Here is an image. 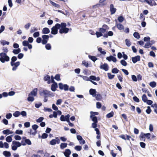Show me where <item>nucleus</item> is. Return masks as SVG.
<instances>
[{"mask_svg":"<svg viewBox=\"0 0 157 157\" xmlns=\"http://www.w3.org/2000/svg\"><path fill=\"white\" fill-rule=\"evenodd\" d=\"M60 28H66L67 24L66 23L62 22L61 24H60Z\"/></svg>","mask_w":157,"mask_h":157,"instance_id":"864d4df0","label":"nucleus"},{"mask_svg":"<svg viewBox=\"0 0 157 157\" xmlns=\"http://www.w3.org/2000/svg\"><path fill=\"white\" fill-rule=\"evenodd\" d=\"M140 20H142V21H144L145 17L143 15L142 13H141L140 15Z\"/></svg>","mask_w":157,"mask_h":157,"instance_id":"052dcab7","label":"nucleus"},{"mask_svg":"<svg viewBox=\"0 0 157 157\" xmlns=\"http://www.w3.org/2000/svg\"><path fill=\"white\" fill-rule=\"evenodd\" d=\"M117 28L120 30H122L124 29V27L121 24L119 23L116 25Z\"/></svg>","mask_w":157,"mask_h":157,"instance_id":"b1692460","label":"nucleus"},{"mask_svg":"<svg viewBox=\"0 0 157 157\" xmlns=\"http://www.w3.org/2000/svg\"><path fill=\"white\" fill-rule=\"evenodd\" d=\"M114 115V113L113 111L108 113L106 116L107 118H110L113 117Z\"/></svg>","mask_w":157,"mask_h":157,"instance_id":"7c9ffc66","label":"nucleus"},{"mask_svg":"<svg viewBox=\"0 0 157 157\" xmlns=\"http://www.w3.org/2000/svg\"><path fill=\"white\" fill-rule=\"evenodd\" d=\"M140 57L139 56H137L134 57L132 58V60L133 63H136L137 61H139L140 60Z\"/></svg>","mask_w":157,"mask_h":157,"instance_id":"ddd939ff","label":"nucleus"},{"mask_svg":"<svg viewBox=\"0 0 157 157\" xmlns=\"http://www.w3.org/2000/svg\"><path fill=\"white\" fill-rule=\"evenodd\" d=\"M45 48L47 50H50L51 49V46L50 44H47L45 45Z\"/></svg>","mask_w":157,"mask_h":157,"instance_id":"de8ad7c7","label":"nucleus"},{"mask_svg":"<svg viewBox=\"0 0 157 157\" xmlns=\"http://www.w3.org/2000/svg\"><path fill=\"white\" fill-rule=\"evenodd\" d=\"M24 139H25V142L28 145H31V142L30 140L29 139H26V137H24Z\"/></svg>","mask_w":157,"mask_h":157,"instance_id":"ea45409f","label":"nucleus"},{"mask_svg":"<svg viewBox=\"0 0 157 157\" xmlns=\"http://www.w3.org/2000/svg\"><path fill=\"white\" fill-rule=\"evenodd\" d=\"M109 10L110 12V14L113 15L116 12L117 9L114 8L113 4H111L110 5Z\"/></svg>","mask_w":157,"mask_h":157,"instance_id":"f8f14e48","label":"nucleus"},{"mask_svg":"<svg viewBox=\"0 0 157 157\" xmlns=\"http://www.w3.org/2000/svg\"><path fill=\"white\" fill-rule=\"evenodd\" d=\"M119 71L117 68H114L112 69V72L113 73L117 74L118 73Z\"/></svg>","mask_w":157,"mask_h":157,"instance_id":"a19ab883","label":"nucleus"},{"mask_svg":"<svg viewBox=\"0 0 157 157\" xmlns=\"http://www.w3.org/2000/svg\"><path fill=\"white\" fill-rule=\"evenodd\" d=\"M22 145H25V144L23 143V141H21ZM13 145L12 146V149L13 150L15 151L17 150V147H20L21 145V144L19 142L16 141H13L12 143Z\"/></svg>","mask_w":157,"mask_h":157,"instance_id":"39448f33","label":"nucleus"},{"mask_svg":"<svg viewBox=\"0 0 157 157\" xmlns=\"http://www.w3.org/2000/svg\"><path fill=\"white\" fill-rule=\"evenodd\" d=\"M6 140L8 142H10L12 141V138L11 136H8L6 138Z\"/></svg>","mask_w":157,"mask_h":157,"instance_id":"49530a36","label":"nucleus"},{"mask_svg":"<svg viewBox=\"0 0 157 157\" xmlns=\"http://www.w3.org/2000/svg\"><path fill=\"white\" fill-rule=\"evenodd\" d=\"M40 34L39 32H36L34 33L33 36L34 37L36 38L39 36Z\"/></svg>","mask_w":157,"mask_h":157,"instance_id":"4d7b16f0","label":"nucleus"},{"mask_svg":"<svg viewBox=\"0 0 157 157\" xmlns=\"http://www.w3.org/2000/svg\"><path fill=\"white\" fill-rule=\"evenodd\" d=\"M56 139L52 140L50 142V144L52 145H54L56 143L59 144L60 142V140L58 137H56Z\"/></svg>","mask_w":157,"mask_h":157,"instance_id":"9b49d317","label":"nucleus"},{"mask_svg":"<svg viewBox=\"0 0 157 157\" xmlns=\"http://www.w3.org/2000/svg\"><path fill=\"white\" fill-rule=\"evenodd\" d=\"M147 3L151 6H155L156 5L154 0H147Z\"/></svg>","mask_w":157,"mask_h":157,"instance_id":"aec40b11","label":"nucleus"},{"mask_svg":"<svg viewBox=\"0 0 157 157\" xmlns=\"http://www.w3.org/2000/svg\"><path fill=\"white\" fill-rule=\"evenodd\" d=\"M29 44V42L27 40H24L22 42V44L24 46H27Z\"/></svg>","mask_w":157,"mask_h":157,"instance_id":"5fc2aeb1","label":"nucleus"},{"mask_svg":"<svg viewBox=\"0 0 157 157\" xmlns=\"http://www.w3.org/2000/svg\"><path fill=\"white\" fill-rule=\"evenodd\" d=\"M150 86L152 88L155 87L156 86V83L155 82H151L150 83Z\"/></svg>","mask_w":157,"mask_h":157,"instance_id":"72a5a7b5","label":"nucleus"},{"mask_svg":"<svg viewBox=\"0 0 157 157\" xmlns=\"http://www.w3.org/2000/svg\"><path fill=\"white\" fill-rule=\"evenodd\" d=\"M71 154V151L70 149H66L64 153V155L66 157H69Z\"/></svg>","mask_w":157,"mask_h":157,"instance_id":"412c9836","label":"nucleus"},{"mask_svg":"<svg viewBox=\"0 0 157 157\" xmlns=\"http://www.w3.org/2000/svg\"><path fill=\"white\" fill-rule=\"evenodd\" d=\"M106 59L109 61H112L114 62H116L117 61L116 58L113 57V56H110L109 57H107L106 58Z\"/></svg>","mask_w":157,"mask_h":157,"instance_id":"dca6fc26","label":"nucleus"},{"mask_svg":"<svg viewBox=\"0 0 157 157\" xmlns=\"http://www.w3.org/2000/svg\"><path fill=\"white\" fill-rule=\"evenodd\" d=\"M29 94L28 97L27 98V100L29 101L32 102L34 100V98L33 97V96H32Z\"/></svg>","mask_w":157,"mask_h":157,"instance_id":"a878e982","label":"nucleus"},{"mask_svg":"<svg viewBox=\"0 0 157 157\" xmlns=\"http://www.w3.org/2000/svg\"><path fill=\"white\" fill-rule=\"evenodd\" d=\"M95 96L97 100L99 101L101 99V96L99 94H96Z\"/></svg>","mask_w":157,"mask_h":157,"instance_id":"cd10ccee","label":"nucleus"},{"mask_svg":"<svg viewBox=\"0 0 157 157\" xmlns=\"http://www.w3.org/2000/svg\"><path fill=\"white\" fill-rule=\"evenodd\" d=\"M151 111L150 107L149 106L147 107V109L146 110V112L148 114H150Z\"/></svg>","mask_w":157,"mask_h":157,"instance_id":"09e8293b","label":"nucleus"},{"mask_svg":"<svg viewBox=\"0 0 157 157\" xmlns=\"http://www.w3.org/2000/svg\"><path fill=\"white\" fill-rule=\"evenodd\" d=\"M82 147L78 145L76 146L75 147V149L77 151H80L82 149Z\"/></svg>","mask_w":157,"mask_h":157,"instance_id":"3c124183","label":"nucleus"},{"mask_svg":"<svg viewBox=\"0 0 157 157\" xmlns=\"http://www.w3.org/2000/svg\"><path fill=\"white\" fill-rule=\"evenodd\" d=\"M82 64L84 65L86 67H88L89 66L88 63L85 60L82 62Z\"/></svg>","mask_w":157,"mask_h":157,"instance_id":"774afa93","label":"nucleus"},{"mask_svg":"<svg viewBox=\"0 0 157 157\" xmlns=\"http://www.w3.org/2000/svg\"><path fill=\"white\" fill-rule=\"evenodd\" d=\"M0 56V61L2 63H4L5 62H8L10 60V57L5 53L3 52L1 53Z\"/></svg>","mask_w":157,"mask_h":157,"instance_id":"7ed1b4c3","label":"nucleus"},{"mask_svg":"<svg viewBox=\"0 0 157 157\" xmlns=\"http://www.w3.org/2000/svg\"><path fill=\"white\" fill-rule=\"evenodd\" d=\"M59 88L61 90L63 89L65 91H67L68 90L69 86L67 84H64L62 83H59Z\"/></svg>","mask_w":157,"mask_h":157,"instance_id":"0eeeda50","label":"nucleus"},{"mask_svg":"<svg viewBox=\"0 0 157 157\" xmlns=\"http://www.w3.org/2000/svg\"><path fill=\"white\" fill-rule=\"evenodd\" d=\"M3 155H4L6 157H10L11 155V153L10 151H3Z\"/></svg>","mask_w":157,"mask_h":157,"instance_id":"393cba45","label":"nucleus"},{"mask_svg":"<svg viewBox=\"0 0 157 157\" xmlns=\"http://www.w3.org/2000/svg\"><path fill=\"white\" fill-rule=\"evenodd\" d=\"M50 32L49 29L46 27L44 28L42 30V33L43 34H48Z\"/></svg>","mask_w":157,"mask_h":157,"instance_id":"4be33fe9","label":"nucleus"},{"mask_svg":"<svg viewBox=\"0 0 157 157\" xmlns=\"http://www.w3.org/2000/svg\"><path fill=\"white\" fill-rule=\"evenodd\" d=\"M90 117H95V115H98V113L97 112H94L91 111L90 112Z\"/></svg>","mask_w":157,"mask_h":157,"instance_id":"f704fd0d","label":"nucleus"},{"mask_svg":"<svg viewBox=\"0 0 157 157\" xmlns=\"http://www.w3.org/2000/svg\"><path fill=\"white\" fill-rule=\"evenodd\" d=\"M12 115L11 113H8L6 114V117L7 119H10L11 118Z\"/></svg>","mask_w":157,"mask_h":157,"instance_id":"0e129e2a","label":"nucleus"},{"mask_svg":"<svg viewBox=\"0 0 157 157\" xmlns=\"http://www.w3.org/2000/svg\"><path fill=\"white\" fill-rule=\"evenodd\" d=\"M151 44L149 42L147 43L144 46V47L145 48H149L151 47Z\"/></svg>","mask_w":157,"mask_h":157,"instance_id":"c9c22d12","label":"nucleus"},{"mask_svg":"<svg viewBox=\"0 0 157 157\" xmlns=\"http://www.w3.org/2000/svg\"><path fill=\"white\" fill-rule=\"evenodd\" d=\"M50 2L54 6L59 8H60V6L59 4L56 3L52 1H50Z\"/></svg>","mask_w":157,"mask_h":157,"instance_id":"5701e85b","label":"nucleus"},{"mask_svg":"<svg viewBox=\"0 0 157 157\" xmlns=\"http://www.w3.org/2000/svg\"><path fill=\"white\" fill-rule=\"evenodd\" d=\"M117 19L120 22H122L124 20V18L122 16H120L118 17Z\"/></svg>","mask_w":157,"mask_h":157,"instance_id":"c03bdc74","label":"nucleus"},{"mask_svg":"<svg viewBox=\"0 0 157 157\" xmlns=\"http://www.w3.org/2000/svg\"><path fill=\"white\" fill-rule=\"evenodd\" d=\"M50 76L48 75H46L44 76V81H47V80L50 79Z\"/></svg>","mask_w":157,"mask_h":157,"instance_id":"8fccbe9b","label":"nucleus"},{"mask_svg":"<svg viewBox=\"0 0 157 157\" xmlns=\"http://www.w3.org/2000/svg\"><path fill=\"white\" fill-rule=\"evenodd\" d=\"M51 92L49 91L44 90L43 91H40L39 94L41 96H43L44 95V102H46L48 101V99L47 97L48 96H49L51 95Z\"/></svg>","mask_w":157,"mask_h":157,"instance_id":"20e7f679","label":"nucleus"},{"mask_svg":"<svg viewBox=\"0 0 157 157\" xmlns=\"http://www.w3.org/2000/svg\"><path fill=\"white\" fill-rule=\"evenodd\" d=\"M91 118L92 121H93V122H98V119L96 117H90Z\"/></svg>","mask_w":157,"mask_h":157,"instance_id":"37998d69","label":"nucleus"},{"mask_svg":"<svg viewBox=\"0 0 157 157\" xmlns=\"http://www.w3.org/2000/svg\"><path fill=\"white\" fill-rule=\"evenodd\" d=\"M101 69H103L105 71H107L109 69V67L107 64L105 63L101 65L100 67Z\"/></svg>","mask_w":157,"mask_h":157,"instance_id":"4468645a","label":"nucleus"},{"mask_svg":"<svg viewBox=\"0 0 157 157\" xmlns=\"http://www.w3.org/2000/svg\"><path fill=\"white\" fill-rule=\"evenodd\" d=\"M101 107V103L99 102H98L96 103V107L98 109L100 108Z\"/></svg>","mask_w":157,"mask_h":157,"instance_id":"e2e57ef3","label":"nucleus"},{"mask_svg":"<svg viewBox=\"0 0 157 157\" xmlns=\"http://www.w3.org/2000/svg\"><path fill=\"white\" fill-rule=\"evenodd\" d=\"M17 59V58L16 56H13L11 59V61L10 62L11 65L13 67L12 70L13 71H15L17 67L20 65V62L19 61H17L14 63Z\"/></svg>","mask_w":157,"mask_h":157,"instance_id":"f03ea898","label":"nucleus"},{"mask_svg":"<svg viewBox=\"0 0 157 157\" xmlns=\"http://www.w3.org/2000/svg\"><path fill=\"white\" fill-rule=\"evenodd\" d=\"M88 57L90 59L94 62H95L98 59L94 56L89 55Z\"/></svg>","mask_w":157,"mask_h":157,"instance_id":"bb28decb","label":"nucleus"},{"mask_svg":"<svg viewBox=\"0 0 157 157\" xmlns=\"http://www.w3.org/2000/svg\"><path fill=\"white\" fill-rule=\"evenodd\" d=\"M32 128L35 131H36V129L38 128V126L36 124H34L32 126Z\"/></svg>","mask_w":157,"mask_h":157,"instance_id":"338daca9","label":"nucleus"},{"mask_svg":"<svg viewBox=\"0 0 157 157\" xmlns=\"http://www.w3.org/2000/svg\"><path fill=\"white\" fill-rule=\"evenodd\" d=\"M37 92V88H35L29 94L35 97L36 96Z\"/></svg>","mask_w":157,"mask_h":157,"instance_id":"2eb2a0df","label":"nucleus"},{"mask_svg":"<svg viewBox=\"0 0 157 157\" xmlns=\"http://www.w3.org/2000/svg\"><path fill=\"white\" fill-rule=\"evenodd\" d=\"M21 114L20 112L18 111H16L14 113L13 115L15 117H18Z\"/></svg>","mask_w":157,"mask_h":157,"instance_id":"e433bc0d","label":"nucleus"},{"mask_svg":"<svg viewBox=\"0 0 157 157\" xmlns=\"http://www.w3.org/2000/svg\"><path fill=\"white\" fill-rule=\"evenodd\" d=\"M109 29V28L107 25L105 24L103 25L101 28H99V32L97 31L96 32L95 34L96 35L97 37L99 38L102 36H103L102 33L104 34Z\"/></svg>","mask_w":157,"mask_h":157,"instance_id":"f257e3e1","label":"nucleus"},{"mask_svg":"<svg viewBox=\"0 0 157 157\" xmlns=\"http://www.w3.org/2000/svg\"><path fill=\"white\" fill-rule=\"evenodd\" d=\"M70 117V116L69 114L65 116H64V115H62L60 117V120L62 121H67L68 122L69 121Z\"/></svg>","mask_w":157,"mask_h":157,"instance_id":"1a4fd4ad","label":"nucleus"},{"mask_svg":"<svg viewBox=\"0 0 157 157\" xmlns=\"http://www.w3.org/2000/svg\"><path fill=\"white\" fill-rule=\"evenodd\" d=\"M1 43L3 45H4L6 44L9 45V42L8 41H6L5 40H2L1 41Z\"/></svg>","mask_w":157,"mask_h":157,"instance_id":"603ef678","label":"nucleus"},{"mask_svg":"<svg viewBox=\"0 0 157 157\" xmlns=\"http://www.w3.org/2000/svg\"><path fill=\"white\" fill-rule=\"evenodd\" d=\"M67 144L66 143H62L60 145V148L62 149H63L67 147Z\"/></svg>","mask_w":157,"mask_h":157,"instance_id":"2f4dec72","label":"nucleus"},{"mask_svg":"<svg viewBox=\"0 0 157 157\" xmlns=\"http://www.w3.org/2000/svg\"><path fill=\"white\" fill-rule=\"evenodd\" d=\"M133 36L135 38L137 39H139L140 37L139 34L137 32H135L134 33Z\"/></svg>","mask_w":157,"mask_h":157,"instance_id":"c756f323","label":"nucleus"},{"mask_svg":"<svg viewBox=\"0 0 157 157\" xmlns=\"http://www.w3.org/2000/svg\"><path fill=\"white\" fill-rule=\"evenodd\" d=\"M126 42V44L127 46L129 47L131 45V43H130L129 40L128 39H126L125 40Z\"/></svg>","mask_w":157,"mask_h":157,"instance_id":"a18cd8bd","label":"nucleus"},{"mask_svg":"<svg viewBox=\"0 0 157 157\" xmlns=\"http://www.w3.org/2000/svg\"><path fill=\"white\" fill-rule=\"evenodd\" d=\"M71 29H69L67 28H61V29H59V33L60 34H63L64 33H67L69 32V30L71 31Z\"/></svg>","mask_w":157,"mask_h":157,"instance_id":"9d476101","label":"nucleus"},{"mask_svg":"<svg viewBox=\"0 0 157 157\" xmlns=\"http://www.w3.org/2000/svg\"><path fill=\"white\" fill-rule=\"evenodd\" d=\"M60 28V24H56L55 26H53L51 29V33L53 35L56 34L58 33V29Z\"/></svg>","mask_w":157,"mask_h":157,"instance_id":"423d86ee","label":"nucleus"},{"mask_svg":"<svg viewBox=\"0 0 157 157\" xmlns=\"http://www.w3.org/2000/svg\"><path fill=\"white\" fill-rule=\"evenodd\" d=\"M142 100L144 102H146L147 100V97L146 94H144L142 96Z\"/></svg>","mask_w":157,"mask_h":157,"instance_id":"c85d7f7f","label":"nucleus"},{"mask_svg":"<svg viewBox=\"0 0 157 157\" xmlns=\"http://www.w3.org/2000/svg\"><path fill=\"white\" fill-rule=\"evenodd\" d=\"M132 80L135 82H136L137 80V78L135 75H132Z\"/></svg>","mask_w":157,"mask_h":157,"instance_id":"69168bd1","label":"nucleus"},{"mask_svg":"<svg viewBox=\"0 0 157 157\" xmlns=\"http://www.w3.org/2000/svg\"><path fill=\"white\" fill-rule=\"evenodd\" d=\"M58 85L56 82L53 83V84L51 85V90L53 91H55L56 89L58 88Z\"/></svg>","mask_w":157,"mask_h":157,"instance_id":"f3484780","label":"nucleus"},{"mask_svg":"<svg viewBox=\"0 0 157 157\" xmlns=\"http://www.w3.org/2000/svg\"><path fill=\"white\" fill-rule=\"evenodd\" d=\"M133 99L134 101L136 102H139L140 101L139 99L136 96L133 97Z\"/></svg>","mask_w":157,"mask_h":157,"instance_id":"bf43d9fd","label":"nucleus"},{"mask_svg":"<svg viewBox=\"0 0 157 157\" xmlns=\"http://www.w3.org/2000/svg\"><path fill=\"white\" fill-rule=\"evenodd\" d=\"M15 133L17 134L21 135L23 134V131L22 130H17L15 131Z\"/></svg>","mask_w":157,"mask_h":157,"instance_id":"13d9d810","label":"nucleus"},{"mask_svg":"<svg viewBox=\"0 0 157 157\" xmlns=\"http://www.w3.org/2000/svg\"><path fill=\"white\" fill-rule=\"evenodd\" d=\"M107 75L109 79H112L115 76V75H112L111 73H107Z\"/></svg>","mask_w":157,"mask_h":157,"instance_id":"58836bf2","label":"nucleus"},{"mask_svg":"<svg viewBox=\"0 0 157 157\" xmlns=\"http://www.w3.org/2000/svg\"><path fill=\"white\" fill-rule=\"evenodd\" d=\"M10 132V130L9 129H6L2 131V133L4 134H9V133Z\"/></svg>","mask_w":157,"mask_h":157,"instance_id":"6e6d98bb","label":"nucleus"},{"mask_svg":"<svg viewBox=\"0 0 157 157\" xmlns=\"http://www.w3.org/2000/svg\"><path fill=\"white\" fill-rule=\"evenodd\" d=\"M42 37L43 39L42 40V44H46L49 40V36L48 35H44L42 36Z\"/></svg>","mask_w":157,"mask_h":157,"instance_id":"6e6552de","label":"nucleus"},{"mask_svg":"<svg viewBox=\"0 0 157 157\" xmlns=\"http://www.w3.org/2000/svg\"><path fill=\"white\" fill-rule=\"evenodd\" d=\"M98 50L100 52V53L103 55H105L106 53V52L105 51H102V49L101 48H99L98 49Z\"/></svg>","mask_w":157,"mask_h":157,"instance_id":"473e14b6","label":"nucleus"},{"mask_svg":"<svg viewBox=\"0 0 157 157\" xmlns=\"http://www.w3.org/2000/svg\"><path fill=\"white\" fill-rule=\"evenodd\" d=\"M126 138H125V135H124L122 134L119 136V137L124 140H129L131 138V137L127 135H126Z\"/></svg>","mask_w":157,"mask_h":157,"instance_id":"a211bd4d","label":"nucleus"},{"mask_svg":"<svg viewBox=\"0 0 157 157\" xmlns=\"http://www.w3.org/2000/svg\"><path fill=\"white\" fill-rule=\"evenodd\" d=\"M55 79L56 80L59 81H60L61 80V79L60 78V75L59 74H56L55 77Z\"/></svg>","mask_w":157,"mask_h":157,"instance_id":"79ce46f5","label":"nucleus"},{"mask_svg":"<svg viewBox=\"0 0 157 157\" xmlns=\"http://www.w3.org/2000/svg\"><path fill=\"white\" fill-rule=\"evenodd\" d=\"M90 94L92 95L93 97H95L97 92L95 89H91L89 90Z\"/></svg>","mask_w":157,"mask_h":157,"instance_id":"6ab92c4d","label":"nucleus"},{"mask_svg":"<svg viewBox=\"0 0 157 157\" xmlns=\"http://www.w3.org/2000/svg\"><path fill=\"white\" fill-rule=\"evenodd\" d=\"M120 63L123 66H127V63L126 62L124 59H122L121 60Z\"/></svg>","mask_w":157,"mask_h":157,"instance_id":"4c0bfd02","label":"nucleus"},{"mask_svg":"<svg viewBox=\"0 0 157 157\" xmlns=\"http://www.w3.org/2000/svg\"><path fill=\"white\" fill-rule=\"evenodd\" d=\"M24 126L26 128H28L30 126V123L29 122H27L24 123Z\"/></svg>","mask_w":157,"mask_h":157,"instance_id":"680f3d73","label":"nucleus"}]
</instances>
